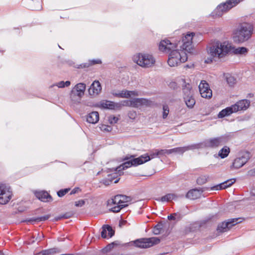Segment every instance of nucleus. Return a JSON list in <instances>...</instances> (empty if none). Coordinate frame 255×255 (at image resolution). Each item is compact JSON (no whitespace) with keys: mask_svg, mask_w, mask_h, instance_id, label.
Wrapping results in <instances>:
<instances>
[{"mask_svg":"<svg viewBox=\"0 0 255 255\" xmlns=\"http://www.w3.org/2000/svg\"><path fill=\"white\" fill-rule=\"evenodd\" d=\"M177 47L176 44L171 43L168 39L161 40L159 44V50L170 53L167 61L170 67L177 66L187 60V53L183 50H174Z\"/></svg>","mask_w":255,"mask_h":255,"instance_id":"nucleus-1","label":"nucleus"},{"mask_svg":"<svg viewBox=\"0 0 255 255\" xmlns=\"http://www.w3.org/2000/svg\"><path fill=\"white\" fill-rule=\"evenodd\" d=\"M207 51L211 56L221 58L224 57L230 52L236 55H245L247 53L248 49L245 47L236 48L226 42L222 43L217 41L209 46Z\"/></svg>","mask_w":255,"mask_h":255,"instance_id":"nucleus-2","label":"nucleus"},{"mask_svg":"<svg viewBox=\"0 0 255 255\" xmlns=\"http://www.w3.org/2000/svg\"><path fill=\"white\" fill-rule=\"evenodd\" d=\"M231 139L229 134H224L220 136L210 138L204 140L203 142L195 144L198 145L196 149L200 148H216L226 143Z\"/></svg>","mask_w":255,"mask_h":255,"instance_id":"nucleus-3","label":"nucleus"},{"mask_svg":"<svg viewBox=\"0 0 255 255\" xmlns=\"http://www.w3.org/2000/svg\"><path fill=\"white\" fill-rule=\"evenodd\" d=\"M253 27L248 23L241 25L237 30L233 39L235 42L242 43L248 40L253 33Z\"/></svg>","mask_w":255,"mask_h":255,"instance_id":"nucleus-4","label":"nucleus"},{"mask_svg":"<svg viewBox=\"0 0 255 255\" xmlns=\"http://www.w3.org/2000/svg\"><path fill=\"white\" fill-rule=\"evenodd\" d=\"M241 0H227L225 2L218 5L216 8L212 12L213 17H220L229 11L231 8L238 4Z\"/></svg>","mask_w":255,"mask_h":255,"instance_id":"nucleus-5","label":"nucleus"},{"mask_svg":"<svg viewBox=\"0 0 255 255\" xmlns=\"http://www.w3.org/2000/svg\"><path fill=\"white\" fill-rule=\"evenodd\" d=\"M133 60L139 66L144 68H149L153 66L155 60L152 55L145 53H138L133 57Z\"/></svg>","mask_w":255,"mask_h":255,"instance_id":"nucleus-6","label":"nucleus"},{"mask_svg":"<svg viewBox=\"0 0 255 255\" xmlns=\"http://www.w3.org/2000/svg\"><path fill=\"white\" fill-rule=\"evenodd\" d=\"M160 241V239L157 237H151L140 238L129 243L136 247L146 249L159 244Z\"/></svg>","mask_w":255,"mask_h":255,"instance_id":"nucleus-7","label":"nucleus"},{"mask_svg":"<svg viewBox=\"0 0 255 255\" xmlns=\"http://www.w3.org/2000/svg\"><path fill=\"white\" fill-rule=\"evenodd\" d=\"M121 195H117L114 198L108 200L107 201V206L112 207L109 210L112 212L118 213L121 210L125 207H128V204H121Z\"/></svg>","mask_w":255,"mask_h":255,"instance_id":"nucleus-8","label":"nucleus"},{"mask_svg":"<svg viewBox=\"0 0 255 255\" xmlns=\"http://www.w3.org/2000/svg\"><path fill=\"white\" fill-rule=\"evenodd\" d=\"M86 89V85L80 83L77 84L72 90L70 94V98L74 103H79L82 96L84 95Z\"/></svg>","mask_w":255,"mask_h":255,"instance_id":"nucleus-9","label":"nucleus"},{"mask_svg":"<svg viewBox=\"0 0 255 255\" xmlns=\"http://www.w3.org/2000/svg\"><path fill=\"white\" fill-rule=\"evenodd\" d=\"M242 222L240 218L230 219L226 221L220 223L217 228V231L219 232H225L227 231L233 226Z\"/></svg>","mask_w":255,"mask_h":255,"instance_id":"nucleus-10","label":"nucleus"},{"mask_svg":"<svg viewBox=\"0 0 255 255\" xmlns=\"http://www.w3.org/2000/svg\"><path fill=\"white\" fill-rule=\"evenodd\" d=\"M12 195L11 192L9 188L4 184L0 185V204H5L8 202L11 199Z\"/></svg>","mask_w":255,"mask_h":255,"instance_id":"nucleus-11","label":"nucleus"},{"mask_svg":"<svg viewBox=\"0 0 255 255\" xmlns=\"http://www.w3.org/2000/svg\"><path fill=\"white\" fill-rule=\"evenodd\" d=\"M195 35L194 33H191L189 34H187L185 36H184L182 38V45L181 46V48H182V50L184 51L186 53V52L188 53H191L192 50V38L193 36Z\"/></svg>","mask_w":255,"mask_h":255,"instance_id":"nucleus-12","label":"nucleus"},{"mask_svg":"<svg viewBox=\"0 0 255 255\" xmlns=\"http://www.w3.org/2000/svg\"><path fill=\"white\" fill-rule=\"evenodd\" d=\"M199 90L202 97L206 99L212 97V91L206 81H201L199 85Z\"/></svg>","mask_w":255,"mask_h":255,"instance_id":"nucleus-13","label":"nucleus"},{"mask_svg":"<svg viewBox=\"0 0 255 255\" xmlns=\"http://www.w3.org/2000/svg\"><path fill=\"white\" fill-rule=\"evenodd\" d=\"M249 159L248 155H243L241 157L236 158L234 160L232 166H231V168L239 169L242 167L248 162Z\"/></svg>","mask_w":255,"mask_h":255,"instance_id":"nucleus-14","label":"nucleus"},{"mask_svg":"<svg viewBox=\"0 0 255 255\" xmlns=\"http://www.w3.org/2000/svg\"><path fill=\"white\" fill-rule=\"evenodd\" d=\"M250 105V101L247 99H243L239 101L234 105H233L235 112L240 111L246 110Z\"/></svg>","mask_w":255,"mask_h":255,"instance_id":"nucleus-15","label":"nucleus"},{"mask_svg":"<svg viewBox=\"0 0 255 255\" xmlns=\"http://www.w3.org/2000/svg\"><path fill=\"white\" fill-rule=\"evenodd\" d=\"M26 6L32 10H39L42 8L39 0H23Z\"/></svg>","mask_w":255,"mask_h":255,"instance_id":"nucleus-16","label":"nucleus"},{"mask_svg":"<svg viewBox=\"0 0 255 255\" xmlns=\"http://www.w3.org/2000/svg\"><path fill=\"white\" fill-rule=\"evenodd\" d=\"M133 156H130V157L126 156L124 158V160L127 161L123 163L119 166L116 167L115 169V171L118 172L120 175H121L122 174H123V172L122 171L123 170H125L128 168V167H130L132 166V162L130 159Z\"/></svg>","mask_w":255,"mask_h":255,"instance_id":"nucleus-17","label":"nucleus"},{"mask_svg":"<svg viewBox=\"0 0 255 255\" xmlns=\"http://www.w3.org/2000/svg\"><path fill=\"white\" fill-rule=\"evenodd\" d=\"M197 147H198V145H195V144L189 145L187 146L175 147L169 149V154L172 153H177L182 154L186 151L195 149H196Z\"/></svg>","mask_w":255,"mask_h":255,"instance_id":"nucleus-18","label":"nucleus"},{"mask_svg":"<svg viewBox=\"0 0 255 255\" xmlns=\"http://www.w3.org/2000/svg\"><path fill=\"white\" fill-rule=\"evenodd\" d=\"M150 160V158L147 154L141 155L137 158H133L131 159L132 166H137L142 164Z\"/></svg>","mask_w":255,"mask_h":255,"instance_id":"nucleus-19","label":"nucleus"},{"mask_svg":"<svg viewBox=\"0 0 255 255\" xmlns=\"http://www.w3.org/2000/svg\"><path fill=\"white\" fill-rule=\"evenodd\" d=\"M132 107L138 108L142 106H147L149 105V101L145 98H134L131 100Z\"/></svg>","mask_w":255,"mask_h":255,"instance_id":"nucleus-20","label":"nucleus"},{"mask_svg":"<svg viewBox=\"0 0 255 255\" xmlns=\"http://www.w3.org/2000/svg\"><path fill=\"white\" fill-rule=\"evenodd\" d=\"M112 95L115 97L122 98H128L130 97L131 95H136L135 91L122 90L118 92H112Z\"/></svg>","mask_w":255,"mask_h":255,"instance_id":"nucleus-21","label":"nucleus"},{"mask_svg":"<svg viewBox=\"0 0 255 255\" xmlns=\"http://www.w3.org/2000/svg\"><path fill=\"white\" fill-rule=\"evenodd\" d=\"M202 192V190L197 188L192 189L187 193L186 197L191 200H195L201 196Z\"/></svg>","mask_w":255,"mask_h":255,"instance_id":"nucleus-22","label":"nucleus"},{"mask_svg":"<svg viewBox=\"0 0 255 255\" xmlns=\"http://www.w3.org/2000/svg\"><path fill=\"white\" fill-rule=\"evenodd\" d=\"M102 89L100 83L98 81H95L91 85L89 92L90 95H98Z\"/></svg>","mask_w":255,"mask_h":255,"instance_id":"nucleus-23","label":"nucleus"},{"mask_svg":"<svg viewBox=\"0 0 255 255\" xmlns=\"http://www.w3.org/2000/svg\"><path fill=\"white\" fill-rule=\"evenodd\" d=\"M34 194L36 198L42 202H47L49 201V199H52L51 196L46 191H36Z\"/></svg>","mask_w":255,"mask_h":255,"instance_id":"nucleus-24","label":"nucleus"},{"mask_svg":"<svg viewBox=\"0 0 255 255\" xmlns=\"http://www.w3.org/2000/svg\"><path fill=\"white\" fill-rule=\"evenodd\" d=\"M99 120V115L97 112H92L86 116V121L90 124H95Z\"/></svg>","mask_w":255,"mask_h":255,"instance_id":"nucleus-25","label":"nucleus"},{"mask_svg":"<svg viewBox=\"0 0 255 255\" xmlns=\"http://www.w3.org/2000/svg\"><path fill=\"white\" fill-rule=\"evenodd\" d=\"M233 106L227 107L226 108L222 110L218 114V117L219 118H223L227 116L231 115L232 114L236 113L234 110Z\"/></svg>","mask_w":255,"mask_h":255,"instance_id":"nucleus-26","label":"nucleus"},{"mask_svg":"<svg viewBox=\"0 0 255 255\" xmlns=\"http://www.w3.org/2000/svg\"><path fill=\"white\" fill-rule=\"evenodd\" d=\"M100 107L104 109L114 110L117 107V104L114 102L106 101L101 102Z\"/></svg>","mask_w":255,"mask_h":255,"instance_id":"nucleus-27","label":"nucleus"},{"mask_svg":"<svg viewBox=\"0 0 255 255\" xmlns=\"http://www.w3.org/2000/svg\"><path fill=\"white\" fill-rule=\"evenodd\" d=\"M50 216L49 215H46L41 217H32L27 219L26 220V221L30 223H32L33 222H43L48 220Z\"/></svg>","mask_w":255,"mask_h":255,"instance_id":"nucleus-28","label":"nucleus"},{"mask_svg":"<svg viewBox=\"0 0 255 255\" xmlns=\"http://www.w3.org/2000/svg\"><path fill=\"white\" fill-rule=\"evenodd\" d=\"M183 99L188 108L191 109L195 105V100L193 95L186 96L185 97H183Z\"/></svg>","mask_w":255,"mask_h":255,"instance_id":"nucleus-29","label":"nucleus"},{"mask_svg":"<svg viewBox=\"0 0 255 255\" xmlns=\"http://www.w3.org/2000/svg\"><path fill=\"white\" fill-rule=\"evenodd\" d=\"M102 61L100 59H93L89 60V63H85L80 64L78 66V68H84L89 67L90 66L95 65L97 64H101Z\"/></svg>","mask_w":255,"mask_h":255,"instance_id":"nucleus-30","label":"nucleus"},{"mask_svg":"<svg viewBox=\"0 0 255 255\" xmlns=\"http://www.w3.org/2000/svg\"><path fill=\"white\" fill-rule=\"evenodd\" d=\"M185 85L183 86V97H185L187 96H191L192 95V94L191 93V89L192 87L190 86V85L188 83L186 84L185 80H184Z\"/></svg>","mask_w":255,"mask_h":255,"instance_id":"nucleus-31","label":"nucleus"},{"mask_svg":"<svg viewBox=\"0 0 255 255\" xmlns=\"http://www.w3.org/2000/svg\"><path fill=\"white\" fill-rule=\"evenodd\" d=\"M230 151V150L229 147L227 146H225L220 150L218 155L221 158H224L228 156Z\"/></svg>","mask_w":255,"mask_h":255,"instance_id":"nucleus-32","label":"nucleus"},{"mask_svg":"<svg viewBox=\"0 0 255 255\" xmlns=\"http://www.w3.org/2000/svg\"><path fill=\"white\" fill-rule=\"evenodd\" d=\"M176 197V195L174 194H167L165 196H162L159 199H156L157 201L164 202H168L171 199H174Z\"/></svg>","mask_w":255,"mask_h":255,"instance_id":"nucleus-33","label":"nucleus"},{"mask_svg":"<svg viewBox=\"0 0 255 255\" xmlns=\"http://www.w3.org/2000/svg\"><path fill=\"white\" fill-rule=\"evenodd\" d=\"M226 81L231 87L233 86L236 83V79L231 74L228 73L225 75Z\"/></svg>","mask_w":255,"mask_h":255,"instance_id":"nucleus-34","label":"nucleus"},{"mask_svg":"<svg viewBox=\"0 0 255 255\" xmlns=\"http://www.w3.org/2000/svg\"><path fill=\"white\" fill-rule=\"evenodd\" d=\"M163 227V225L162 223H158L155 225L153 229V233L155 235L160 234L161 230Z\"/></svg>","mask_w":255,"mask_h":255,"instance_id":"nucleus-35","label":"nucleus"},{"mask_svg":"<svg viewBox=\"0 0 255 255\" xmlns=\"http://www.w3.org/2000/svg\"><path fill=\"white\" fill-rule=\"evenodd\" d=\"M227 185H228V183H225V181H224L222 183H220L218 185L213 186V187L211 188V189L213 190H222V189H226L229 187V186H227Z\"/></svg>","mask_w":255,"mask_h":255,"instance_id":"nucleus-36","label":"nucleus"},{"mask_svg":"<svg viewBox=\"0 0 255 255\" xmlns=\"http://www.w3.org/2000/svg\"><path fill=\"white\" fill-rule=\"evenodd\" d=\"M74 213L73 212H67L61 215L60 216L56 218L55 220L58 221V220L61 219L62 218L68 219L72 217Z\"/></svg>","mask_w":255,"mask_h":255,"instance_id":"nucleus-37","label":"nucleus"},{"mask_svg":"<svg viewBox=\"0 0 255 255\" xmlns=\"http://www.w3.org/2000/svg\"><path fill=\"white\" fill-rule=\"evenodd\" d=\"M54 250L55 249H51L49 250H43L38 253H36L34 255H49L55 252L54 251Z\"/></svg>","mask_w":255,"mask_h":255,"instance_id":"nucleus-38","label":"nucleus"},{"mask_svg":"<svg viewBox=\"0 0 255 255\" xmlns=\"http://www.w3.org/2000/svg\"><path fill=\"white\" fill-rule=\"evenodd\" d=\"M121 204H125L129 203L131 201V198L130 196L121 195Z\"/></svg>","mask_w":255,"mask_h":255,"instance_id":"nucleus-39","label":"nucleus"},{"mask_svg":"<svg viewBox=\"0 0 255 255\" xmlns=\"http://www.w3.org/2000/svg\"><path fill=\"white\" fill-rule=\"evenodd\" d=\"M156 154L158 156H162L166 154H169V149H156Z\"/></svg>","mask_w":255,"mask_h":255,"instance_id":"nucleus-40","label":"nucleus"},{"mask_svg":"<svg viewBox=\"0 0 255 255\" xmlns=\"http://www.w3.org/2000/svg\"><path fill=\"white\" fill-rule=\"evenodd\" d=\"M207 181V177L205 175H202L197 178V183L199 185H202L205 183Z\"/></svg>","mask_w":255,"mask_h":255,"instance_id":"nucleus-41","label":"nucleus"},{"mask_svg":"<svg viewBox=\"0 0 255 255\" xmlns=\"http://www.w3.org/2000/svg\"><path fill=\"white\" fill-rule=\"evenodd\" d=\"M169 112V107L166 105H163L162 117L164 119H166L168 115Z\"/></svg>","mask_w":255,"mask_h":255,"instance_id":"nucleus-42","label":"nucleus"},{"mask_svg":"<svg viewBox=\"0 0 255 255\" xmlns=\"http://www.w3.org/2000/svg\"><path fill=\"white\" fill-rule=\"evenodd\" d=\"M70 190V189L69 188L61 189L57 192V195L59 197H62L67 194Z\"/></svg>","mask_w":255,"mask_h":255,"instance_id":"nucleus-43","label":"nucleus"},{"mask_svg":"<svg viewBox=\"0 0 255 255\" xmlns=\"http://www.w3.org/2000/svg\"><path fill=\"white\" fill-rule=\"evenodd\" d=\"M107 231L108 232L109 236L110 238L115 235V231L113 229L112 227L109 225H105Z\"/></svg>","mask_w":255,"mask_h":255,"instance_id":"nucleus-44","label":"nucleus"},{"mask_svg":"<svg viewBox=\"0 0 255 255\" xmlns=\"http://www.w3.org/2000/svg\"><path fill=\"white\" fill-rule=\"evenodd\" d=\"M118 244L116 242H113L111 244L107 245L105 249H104V251L106 252H109L111 251L114 247L115 245H117Z\"/></svg>","mask_w":255,"mask_h":255,"instance_id":"nucleus-45","label":"nucleus"},{"mask_svg":"<svg viewBox=\"0 0 255 255\" xmlns=\"http://www.w3.org/2000/svg\"><path fill=\"white\" fill-rule=\"evenodd\" d=\"M119 118L115 116H110L109 118V122L111 124H115L117 123Z\"/></svg>","mask_w":255,"mask_h":255,"instance_id":"nucleus-46","label":"nucleus"},{"mask_svg":"<svg viewBox=\"0 0 255 255\" xmlns=\"http://www.w3.org/2000/svg\"><path fill=\"white\" fill-rule=\"evenodd\" d=\"M136 116V113L135 111H131L128 113V117L131 119H134Z\"/></svg>","mask_w":255,"mask_h":255,"instance_id":"nucleus-47","label":"nucleus"},{"mask_svg":"<svg viewBox=\"0 0 255 255\" xmlns=\"http://www.w3.org/2000/svg\"><path fill=\"white\" fill-rule=\"evenodd\" d=\"M102 231L101 232V237L103 238H107V229L105 227V225L103 226L102 227Z\"/></svg>","mask_w":255,"mask_h":255,"instance_id":"nucleus-48","label":"nucleus"},{"mask_svg":"<svg viewBox=\"0 0 255 255\" xmlns=\"http://www.w3.org/2000/svg\"><path fill=\"white\" fill-rule=\"evenodd\" d=\"M85 201L84 200H80L78 201L75 202V205L76 207H82L85 204Z\"/></svg>","mask_w":255,"mask_h":255,"instance_id":"nucleus-49","label":"nucleus"},{"mask_svg":"<svg viewBox=\"0 0 255 255\" xmlns=\"http://www.w3.org/2000/svg\"><path fill=\"white\" fill-rule=\"evenodd\" d=\"M236 181V179L234 178L228 179L225 181V183H228V185L229 187H230L231 185H232Z\"/></svg>","mask_w":255,"mask_h":255,"instance_id":"nucleus-50","label":"nucleus"},{"mask_svg":"<svg viewBox=\"0 0 255 255\" xmlns=\"http://www.w3.org/2000/svg\"><path fill=\"white\" fill-rule=\"evenodd\" d=\"M123 105L132 107L131 100H125L123 102Z\"/></svg>","mask_w":255,"mask_h":255,"instance_id":"nucleus-51","label":"nucleus"},{"mask_svg":"<svg viewBox=\"0 0 255 255\" xmlns=\"http://www.w3.org/2000/svg\"><path fill=\"white\" fill-rule=\"evenodd\" d=\"M177 214L178 213L170 214V215L168 216L167 218L169 220H174L176 219L175 216H177Z\"/></svg>","mask_w":255,"mask_h":255,"instance_id":"nucleus-52","label":"nucleus"},{"mask_svg":"<svg viewBox=\"0 0 255 255\" xmlns=\"http://www.w3.org/2000/svg\"><path fill=\"white\" fill-rule=\"evenodd\" d=\"M55 85L57 86L58 88H63L65 87L64 81H60L56 83Z\"/></svg>","mask_w":255,"mask_h":255,"instance_id":"nucleus-53","label":"nucleus"},{"mask_svg":"<svg viewBox=\"0 0 255 255\" xmlns=\"http://www.w3.org/2000/svg\"><path fill=\"white\" fill-rule=\"evenodd\" d=\"M80 190V188L79 187H75L70 192V195H73L76 193H77Z\"/></svg>","mask_w":255,"mask_h":255,"instance_id":"nucleus-54","label":"nucleus"},{"mask_svg":"<svg viewBox=\"0 0 255 255\" xmlns=\"http://www.w3.org/2000/svg\"><path fill=\"white\" fill-rule=\"evenodd\" d=\"M149 156L150 157V159H151V158H154V157H156L158 156V155H156V149H155L154 151H153V152L150 154V156Z\"/></svg>","mask_w":255,"mask_h":255,"instance_id":"nucleus-55","label":"nucleus"},{"mask_svg":"<svg viewBox=\"0 0 255 255\" xmlns=\"http://www.w3.org/2000/svg\"><path fill=\"white\" fill-rule=\"evenodd\" d=\"M127 222L126 221H120L119 223V226L122 227Z\"/></svg>","mask_w":255,"mask_h":255,"instance_id":"nucleus-56","label":"nucleus"},{"mask_svg":"<svg viewBox=\"0 0 255 255\" xmlns=\"http://www.w3.org/2000/svg\"><path fill=\"white\" fill-rule=\"evenodd\" d=\"M70 82L69 81H66V82H64V86L65 87H68L70 85Z\"/></svg>","mask_w":255,"mask_h":255,"instance_id":"nucleus-57","label":"nucleus"},{"mask_svg":"<svg viewBox=\"0 0 255 255\" xmlns=\"http://www.w3.org/2000/svg\"><path fill=\"white\" fill-rule=\"evenodd\" d=\"M254 97V94L252 93H249L248 94L247 97L248 98H251Z\"/></svg>","mask_w":255,"mask_h":255,"instance_id":"nucleus-58","label":"nucleus"},{"mask_svg":"<svg viewBox=\"0 0 255 255\" xmlns=\"http://www.w3.org/2000/svg\"><path fill=\"white\" fill-rule=\"evenodd\" d=\"M171 86H174V88H175V87L176 86V83L175 82H172L170 83Z\"/></svg>","mask_w":255,"mask_h":255,"instance_id":"nucleus-59","label":"nucleus"},{"mask_svg":"<svg viewBox=\"0 0 255 255\" xmlns=\"http://www.w3.org/2000/svg\"><path fill=\"white\" fill-rule=\"evenodd\" d=\"M104 183L105 184H109V181L106 180L105 182H104Z\"/></svg>","mask_w":255,"mask_h":255,"instance_id":"nucleus-60","label":"nucleus"},{"mask_svg":"<svg viewBox=\"0 0 255 255\" xmlns=\"http://www.w3.org/2000/svg\"><path fill=\"white\" fill-rule=\"evenodd\" d=\"M119 179H118V180H115V181H114V183H118V181H119Z\"/></svg>","mask_w":255,"mask_h":255,"instance_id":"nucleus-61","label":"nucleus"},{"mask_svg":"<svg viewBox=\"0 0 255 255\" xmlns=\"http://www.w3.org/2000/svg\"><path fill=\"white\" fill-rule=\"evenodd\" d=\"M0 255H3V254L0 251Z\"/></svg>","mask_w":255,"mask_h":255,"instance_id":"nucleus-62","label":"nucleus"},{"mask_svg":"<svg viewBox=\"0 0 255 255\" xmlns=\"http://www.w3.org/2000/svg\"><path fill=\"white\" fill-rule=\"evenodd\" d=\"M58 46H59V47L60 48H61V47H60V46L58 45Z\"/></svg>","mask_w":255,"mask_h":255,"instance_id":"nucleus-63","label":"nucleus"}]
</instances>
